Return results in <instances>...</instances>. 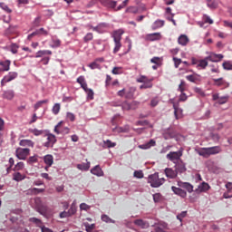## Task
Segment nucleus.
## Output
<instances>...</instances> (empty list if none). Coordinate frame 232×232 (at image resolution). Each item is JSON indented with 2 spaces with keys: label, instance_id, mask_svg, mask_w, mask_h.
<instances>
[{
  "label": "nucleus",
  "instance_id": "1",
  "mask_svg": "<svg viewBox=\"0 0 232 232\" xmlns=\"http://www.w3.org/2000/svg\"><path fill=\"white\" fill-rule=\"evenodd\" d=\"M178 186L179 188L172 186L171 190L175 195H178V197H181V198H186L188 197V193H193V185L189 182L178 181Z\"/></svg>",
  "mask_w": 232,
  "mask_h": 232
},
{
  "label": "nucleus",
  "instance_id": "2",
  "mask_svg": "<svg viewBox=\"0 0 232 232\" xmlns=\"http://www.w3.org/2000/svg\"><path fill=\"white\" fill-rule=\"evenodd\" d=\"M124 34V30L119 29L112 33L111 37L114 42V49L113 53H117L121 48H122V44H121V41H122V35Z\"/></svg>",
  "mask_w": 232,
  "mask_h": 232
},
{
  "label": "nucleus",
  "instance_id": "3",
  "mask_svg": "<svg viewBox=\"0 0 232 232\" xmlns=\"http://www.w3.org/2000/svg\"><path fill=\"white\" fill-rule=\"evenodd\" d=\"M148 182L151 188H160L166 182V179L164 178L160 179L159 173H154L149 176Z\"/></svg>",
  "mask_w": 232,
  "mask_h": 232
},
{
  "label": "nucleus",
  "instance_id": "4",
  "mask_svg": "<svg viewBox=\"0 0 232 232\" xmlns=\"http://www.w3.org/2000/svg\"><path fill=\"white\" fill-rule=\"evenodd\" d=\"M15 155L19 160H26L28 155H30V149L28 148H17Z\"/></svg>",
  "mask_w": 232,
  "mask_h": 232
},
{
  "label": "nucleus",
  "instance_id": "5",
  "mask_svg": "<svg viewBox=\"0 0 232 232\" xmlns=\"http://www.w3.org/2000/svg\"><path fill=\"white\" fill-rule=\"evenodd\" d=\"M34 202L36 204V211L40 213V215H46V212L48 211V208L45 205L43 204V201L41 200V198H36L34 199Z\"/></svg>",
  "mask_w": 232,
  "mask_h": 232
},
{
  "label": "nucleus",
  "instance_id": "6",
  "mask_svg": "<svg viewBox=\"0 0 232 232\" xmlns=\"http://www.w3.org/2000/svg\"><path fill=\"white\" fill-rule=\"evenodd\" d=\"M91 28L93 32H97V34H106V32H108V28H110V24L102 23L97 26H92Z\"/></svg>",
  "mask_w": 232,
  "mask_h": 232
},
{
  "label": "nucleus",
  "instance_id": "7",
  "mask_svg": "<svg viewBox=\"0 0 232 232\" xmlns=\"http://www.w3.org/2000/svg\"><path fill=\"white\" fill-rule=\"evenodd\" d=\"M180 157H182V150L178 151H170L169 154H167V159L171 162L180 160Z\"/></svg>",
  "mask_w": 232,
  "mask_h": 232
},
{
  "label": "nucleus",
  "instance_id": "8",
  "mask_svg": "<svg viewBox=\"0 0 232 232\" xmlns=\"http://www.w3.org/2000/svg\"><path fill=\"white\" fill-rule=\"evenodd\" d=\"M4 224L7 227H15L17 229L20 225H19V218L12 216L9 219V221H5Z\"/></svg>",
  "mask_w": 232,
  "mask_h": 232
},
{
  "label": "nucleus",
  "instance_id": "9",
  "mask_svg": "<svg viewBox=\"0 0 232 232\" xmlns=\"http://www.w3.org/2000/svg\"><path fill=\"white\" fill-rule=\"evenodd\" d=\"M63 124V121L58 122V124L54 127V131L57 135L63 134V135H68L70 133V129L67 127L62 128L61 125Z\"/></svg>",
  "mask_w": 232,
  "mask_h": 232
},
{
  "label": "nucleus",
  "instance_id": "10",
  "mask_svg": "<svg viewBox=\"0 0 232 232\" xmlns=\"http://www.w3.org/2000/svg\"><path fill=\"white\" fill-rule=\"evenodd\" d=\"M17 77V72H9L7 75H5L2 81H1V86H5L6 82H11V81H14Z\"/></svg>",
  "mask_w": 232,
  "mask_h": 232
},
{
  "label": "nucleus",
  "instance_id": "11",
  "mask_svg": "<svg viewBox=\"0 0 232 232\" xmlns=\"http://www.w3.org/2000/svg\"><path fill=\"white\" fill-rule=\"evenodd\" d=\"M213 81H214V86H218L223 90L226 88H229V82H226L224 78L213 79Z\"/></svg>",
  "mask_w": 232,
  "mask_h": 232
},
{
  "label": "nucleus",
  "instance_id": "12",
  "mask_svg": "<svg viewBox=\"0 0 232 232\" xmlns=\"http://www.w3.org/2000/svg\"><path fill=\"white\" fill-rule=\"evenodd\" d=\"M57 142V139L55 138V135L53 134H48L47 135V141L44 143V146L45 148H53V144Z\"/></svg>",
  "mask_w": 232,
  "mask_h": 232
},
{
  "label": "nucleus",
  "instance_id": "13",
  "mask_svg": "<svg viewBox=\"0 0 232 232\" xmlns=\"http://www.w3.org/2000/svg\"><path fill=\"white\" fill-rule=\"evenodd\" d=\"M207 59L208 61H210V63H219V61L224 59V55L211 53L208 56H207Z\"/></svg>",
  "mask_w": 232,
  "mask_h": 232
},
{
  "label": "nucleus",
  "instance_id": "14",
  "mask_svg": "<svg viewBox=\"0 0 232 232\" xmlns=\"http://www.w3.org/2000/svg\"><path fill=\"white\" fill-rule=\"evenodd\" d=\"M209 189H211V187L209 186V184L203 181L201 184L198 186V188L195 189V192L206 193V191H209Z\"/></svg>",
  "mask_w": 232,
  "mask_h": 232
},
{
  "label": "nucleus",
  "instance_id": "15",
  "mask_svg": "<svg viewBox=\"0 0 232 232\" xmlns=\"http://www.w3.org/2000/svg\"><path fill=\"white\" fill-rule=\"evenodd\" d=\"M163 138L165 139V140H169V139H174V137H176L177 133H175V130L172 129H167L165 130H163Z\"/></svg>",
  "mask_w": 232,
  "mask_h": 232
},
{
  "label": "nucleus",
  "instance_id": "16",
  "mask_svg": "<svg viewBox=\"0 0 232 232\" xmlns=\"http://www.w3.org/2000/svg\"><path fill=\"white\" fill-rule=\"evenodd\" d=\"M133 224L141 229H148L150 227V222L143 219H135Z\"/></svg>",
  "mask_w": 232,
  "mask_h": 232
},
{
  "label": "nucleus",
  "instance_id": "17",
  "mask_svg": "<svg viewBox=\"0 0 232 232\" xmlns=\"http://www.w3.org/2000/svg\"><path fill=\"white\" fill-rule=\"evenodd\" d=\"M139 106V102H132L129 103L128 102H125L122 103V110H135Z\"/></svg>",
  "mask_w": 232,
  "mask_h": 232
},
{
  "label": "nucleus",
  "instance_id": "18",
  "mask_svg": "<svg viewBox=\"0 0 232 232\" xmlns=\"http://www.w3.org/2000/svg\"><path fill=\"white\" fill-rule=\"evenodd\" d=\"M2 97L7 101H12V99L15 97V92H14V90L4 91Z\"/></svg>",
  "mask_w": 232,
  "mask_h": 232
},
{
  "label": "nucleus",
  "instance_id": "19",
  "mask_svg": "<svg viewBox=\"0 0 232 232\" xmlns=\"http://www.w3.org/2000/svg\"><path fill=\"white\" fill-rule=\"evenodd\" d=\"M91 173L96 177H104V171L101 169V166L96 165L91 169Z\"/></svg>",
  "mask_w": 232,
  "mask_h": 232
},
{
  "label": "nucleus",
  "instance_id": "20",
  "mask_svg": "<svg viewBox=\"0 0 232 232\" xmlns=\"http://www.w3.org/2000/svg\"><path fill=\"white\" fill-rule=\"evenodd\" d=\"M165 175L168 179H175L179 172L177 170H173V169L167 168L165 169Z\"/></svg>",
  "mask_w": 232,
  "mask_h": 232
},
{
  "label": "nucleus",
  "instance_id": "21",
  "mask_svg": "<svg viewBox=\"0 0 232 232\" xmlns=\"http://www.w3.org/2000/svg\"><path fill=\"white\" fill-rule=\"evenodd\" d=\"M162 36L160 35V33H152L147 34V40L148 41H160Z\"/></svg>",
  "mask_w": 232,
  "mask_h": 232
},
{
  "label": "nucleus",
  "instance_id": "22",
  "mask_svg": "<svg viewBox=\"0 0 232 232\" xmlns=\"http://www.w3.org/2000/svg\"><path fill=\"white\" fill-rule=\"evenodd\" d=\"M155 144H157L155 140H150V141H148L147 143L139 145V148L140 150H150V148H153Z\"/></svg>",
  "mask_w": 232,
  "mask_h": 232
},
{
  "label": "nucleus",
  "instance_id": "23",
  "mask_svg": "<svg viewBox=\"0 0 232 232\" xmlns=\"http://www.w3.org/2000/svg\"><path fill=\"white\" fill-rule=\"evenodd\" d=\"M113 133H128L130 131V126L125 125L124 127H115L112 129Z\"/></svg>",
  "mask_w": 232,
  "mask_h": 232
},
{
  "label": "nucleus",
  "instance_id": "24",
  "mask_svg": "<svg viewBox=\"0 0 232 232\" xmlns=\"http://www.w3.org/2000/svg\"><path fill=\"white\" fill-rule=\"evenodd\" d=\"M178 43L179 44H180L181 46H187L188 43H189V38H188V36L186 34H181L179 38H178Z\"/></svg>",
  "mask_w": 232,
  "mask_h": 232
},
{
  "label": "nucleus",
  "instance_id": "25",
  "mask_svg": "<svg viewBox=\"0 0 232 232\" xmlns=\"http://www.w3.org/2000/svg\"><path fill=\"white\" fill-rule=\"evenodd\" d=\"M208 154L211 155H218L220 151H222V148L220 146L208 147Z\"/></svg>",
  "mask_w": 232,
  "mask_h": 232
},
{
  "label": "nucleus",
  "instance_id": "26",
  "mask_svg": "<svg viewBox=\"0 0 232 232\" xmlns=\"http://www.w3.org/2000/svg\"><path fill=\"white\" fill-rule=\"evenodd\" d=\"M165 23L166 22L164 20L158 19L152 24L151 29L159 30V28H162V26H164Z\"/></svg>",
  "mask_w": 232,
  "mask_h": 232
},
{
  "label": "nucleus",
  "instance_id": "27",
  "mask_svg": "<svg viewBox=\"0 0 232 232\" xmlns=\"http://www.w3.org/2000/svg\"><path fill=\"white\" fill-rule=\"evenodd\" d=\"M44 162L45 166H53V156L52 154L44 156Z\"/></svg>",
  "mask_w": 232,
  "mask_h": 232
},
{
  "label": "nucleus",
  "instance_id": "28",
  "mask_svg": "<svg viewBox=\"0 0 232 232\" xmlns=\"http://www.w3.org/2000/svg\"><path fill=\"white\" fill-rule=\"evenodd\" d=\"M19 146L24 148H34V141H32V140H21Z\"/></svg>",
  "mask_w": 232,
  "mask_h": 232
},
{
  "label": "nucleus",
  "instance_id": "29",
  "mask_svg": "<svg viewBox=\"0 0 232 232\" xmlns=\"http://www.w3.org/2000/svg\"><path fill=\"white\" fill-rule=\"evenodd\" d=\"M208 59L207 57H205L203 60H199L197 65L198 70H206V68L208 67Z\"/></svg>",
  "mask_w": 232,
  "mask_h": 232
},
{
  "label": "nucleus",
  "instance_id": "30",
  "mask_svg": "<svg viewBox=\"0 0 232 232\" xmlns=\"http://www.w3.org/2000/svg\"><path fill=\"white\" fill-rule=\"evenodd\" d=\"M133 95H135V88L134 87L125 89V99H133Z\"/></svg>",
  "mask_w": 232,
  "mask_h": 232
},
{
  "label": "nucleus",
  "instance_id": "31",
  "mask_svg": "<svg viewBox=\"0 0 232 232\" xmlns=\"http://www.w3.org/2000/svg\"><path fill=\"white\" fill-rule=\"evenodd\" d=\"M51 43V48H59L61 46V40L56 36H52Z\"/></svg>",
  "mask_w": 232,
  "mask_h": 232
},
{
  "label": "nucleus",
  "instance_id": "32",
  "mask_svg": "<svg viewBox=\"0 0 232 232\" xmlns=\"http://www.w3.org/2000/svg\"><path fill=\"white\" fill-rule=\"evenodd\" d=\"M39 193H44V188H29L27 190V195H39Z\"/></svg>",
  "mask_w": 232,
  "mask_h": 232
},
{
  "label": "nucleus",
  "instance_id": "33",
  "mask_svg": "<svg viewBox=\"0 0 232 232\" xmlns=\"http://www.w3.org/2000/svg\"><path fill=\"white\" fill-rule=\"evenodd\" d=\"M26 179V176L21 174V172H14L13 174V179L15 180V182H21V180H24Z\"/></svg>",
  "mask_w": 232,
  "mask_h": 232
},
{
  "label": "nucleus",
  "instance_id": "34",
  "mask_svg": "<svg viewBox=\"0 0 232 232\" xmlns=\"http://www.w3.org/2000/svg\"><path fill=\"white\" fill-rule=\"evenodd\" d=\"M77 82L78 84L81 85V88H82V90H86V88H88V83H86V80L84 79V76L78 77Z\"/></svg>",
  "mask_w": 232,
  "mask_h": 232
},
{
  "label": "nucleus",
  "instance_id": "35",
  "mask_svg": "<svg viewBox=\"0 0 232 232\" xmlns=\"http://www.w3.org/2000/svg\"><path fill=\"white\" fill-rule=\"evenodd\" d=\"M101 220L105 222V224H115V220L111 219L108 215L102 214L101 216Z\"/></svg>",
  "mask_w": 232,
  "mask_h": 232
},
{
  "label": "nucleus",
  "instance_id": "36",
  "mask_svg": "<svg viewBox=\"0 0 232 232\" xmlns=\"http://www.w3.org/2000/svg\"><path fill=\"white\" fill-rule=\"evenodd\" d=\"M198 155L200 157H204L205 159H208V157H210L209 155V150L208 148H202L198 151Z\"/></svg>",
  "mask_w": 232,
  "mask_h": 232
},
{
  "label": "nucleus",
  "instance_id": "37",
  "mask_svg": "<svg viewBox=\"0 0 232 232\" xmlns=\"http://www.w3.org/2000/svg\"><path fill=\"white\" fill-rule=\"evenodd\" d=\"M77 169L81 171H88L90 169V161L77 165Z\"/></svg>",
  "mask_w": 232,
  "mask_h": 232
},
{
  "label": "nucleus",
  "instance_id": "38",
  "mask_svg": "<svg viewBox=\"0 0 232 232\" xmlns=\"http://www.w3.org/2000/svg\"><path fill=\"white\" fill-rule=\"evenodd\" d=\"M103 5L107 6V8H115V6H117V1L105 0L103 1Z\"/></svg>",
  "mask_w": 232,
  "mask_h": 232
},
{
  "label": "nucleus",
  "instance_id": "39",
  "mask_svg": "<svg viewBox=\"0 0 232 232\" xmlns=\"http://www.w3.org/2000/svg\"><path fill=\"white\" fill-rule=\"evenodd\" d=\"M29 222H32L33 224H35L38 227H43V221L37 218H30Z\"/></svg>",
  "mask_w": 232,
  "mask_h": 232
},
{
  "label": "nucleus",
  "instance_id": "40",
  "mask_svg": "<svg viewBox=\"0 0 232 232\" xmlns=\"http://www.w3.org/2000/svg\"><path fill=\"white\" fill-rule=\"evenodd\" d=\"M117 146L116 142H112L110 140H103V148H115Z\"/></svg>",
  "mask_w": 232,
  "mask_h": 232
},
{
  "label": "nucleus",
  "instance_id": "41",
  "mask_svg": "<svg viewBox=\"0 0 232 232\" xmlns=\"http://www.w3.org/2000/svg\"><path fill=\"white\" fill-rule=\"evenodd\" d=\"M207 5L211 10H215V8H217L218 6V2H217L215 0L214 1L209 0L207 2Z\"/></svg>",
  "mask_w": 232,
  "mask_h": 232
},
{
  "label": "nucleus",
  "instance_id": "42",
  "mask_svg": "<svg viewBox=\"0 0 232 232\" xmlns=\"http://www.w3.org/2000/svg\"><path fill=\"white\" fill-rule=\"evenodd\" d=\"M61 111V103H55L53 106L52 112L53 115H59V112Z\"/></svg>",
  "mask_w": 232,
  "mask_h": 232
},
{
  "label": "nucleus",
  "instance_id": "43",
  "mask_svg": "<svg viewBox=\"0 0 232 232\" xmlns=\"http://www.w3.org/2000/svg\"><path fill=\"white\" fill-rule=\"evenodd\" d=\"M151 81L153 80H149L147 82H144L142 85H140V90H146L148 88H152L153 87V83H151Z\"/></svg>",
  "mask_w": 232,
  "mask_h": 232
},
{
  "label": "nucleus",
  "instance_id": "44",
  "mask_svg": "<svg viewBox=\"0 0 232 232\" xmlns=\"http://www.w3.org/2000/svg\"><path fill=\"white\" fill-rule=\"evenodd\" d=\"M83 226L87 232H92L93 229H95V224H90L88 222H85V223H83Z\"/></svg>",
  "mask_w": 232,
  "mask_h": 232
},
{
  "label": "nucleus",
  "instance_id": "45",
  "mask_svg": "<svg viewBox=\"0 0 232 232\" xmlns=\"http://www.w3.org/2000/svg\"><path fill=\"white\" fill-rule=\"evenodd\" d=\"M83 91L87 93V99H89V101H93V90L87 87Z\"/></svg>",
  "mask_w": 232,
  "mask_h": 232
},
{
  "label": "nucleus",
  "instance_id": "46",
  "mask_svg": "<svg viewBox=\"0 0 232 232\" xmlns=\"http://www.w3.org/2000/svg\"><path fill=\"white\" fill-rule=\"evenodd\" d=\"M0 65L3 66V72H8V70H10V61H5V62H2L0 63Z\"/></svg>",
  "mask_w": 232,
  "mask_h": 232
},
{
  "label": "nucleus",
  "instance_id": "47",
  "mask_svg": "<svg viewBox=\"0 0 232 232\" xmlns=\"http://www.w3.org/2000/svg\"><path fill=\"white\" fill-rule=\"evenodd\" d=\"M49 101L48 100H42L37 102L34 104V110H39V108H41L43 106V104H48Z\"/></svg>",
  "mask_w": 232,
  "mask_h": 232
},
{
  "label": "nucleus",
  "instance_id": "48",
  "mask_svg": "<svg viewBox=\"0 0 232 232\" xmlns=\"http://www.w3.org/2000/svg\"><path fill=\"white\" fill-rule=\"evenodd\" d=\"M88 66H89V68H91V70H100L101 69V64H99L97 63V61L91 63Z\"/></svg>",
  "mask_w": 232,
  "mask_h": 232
},
{
  "label": "nucleus",
  "instance_id": "49",
  "mask_svg": "<svg viewBox=\"0 0 232 232\" xmlns=\"http://www.w3.org/2000/svg\"><path fill=\"white\" fill-rule=\"evenodd\" d=\"M227 101H229V95H225V96H220L218 102L219 104H226V102H227Z\"/></svg>",
  "mask_w": 232,
  "mask_h": 232
},
{
  "label": "nucleus",
  "instance_id": "50",
  "mask_svg": "<svg viewBox=\"0 0 232 232\" xmlns=\"http://www.w3.org/2000/svg\"><path fill=\"white\" fill-rule=\"evenodd\" d=\"M133 177H135V179H144V173L142 170H135Z\"/></svg>",
  "mask_w": 232,
  "mask_h": 232
},
{
  "label": "nucleus",
  "instance_id": "51",
  "mask_svg": "<svg viewBox=\"0 0 232 232\" xmlns=\"http://www.w3.org/2000/svg\"><path fill=\"white\" fill-rule=\"evenodd\" d=\"M0 8H2V10L6 12L7 14H12V9L8 8V5H6V4L5 3H0Z\"/></svg>",
  "mask_w": 232,
  "mask_h": 232
},
{
  "label": "nucleus",
  "instance_id": "52",
  "mask_svg": "<svg viewBox=\"0 0 232 232\" xmlns=\"http://www.w3.org/2000/svg\"><path fill=\"white\" fill-rule=\"evenodd\" d=\"M38 160V156L34 155V156H31L29 157V159L27 160V163L28 164H35V162H37Z\"/></svg>",
  "mask_w": 232,
  "mask_h": 232
},
{
  "label": "nucleus",
  "instance_id": "53",
  "mask_svg": "<svg viewBox=\"0 0 232 232\" xmlns=\"http://www.w3.org/2000/svg\"><path fill=\"white\" fill-rule=\"evenodd\" d=\"M24 169V163L23 161L18 162L15 166H14V171H21V169Z\"/></svg>",
  "mask_w": 232,
  "mask_h": 232
},
{
  "label": "nucleus",
  "instance_id": "54",
  "mask_svg": "<svg viewBox=\"0 0 232 232\" xmlns=\"http://www.w3.org/2000/svg\"><path fill=\"white\" fill-rule=\"evenodd\" d=\"M91 206L86 204V203H81L80 204V209L81 211H89V209H91Z\"/></svg>",
  "mask_w": 232,
  "mask_h": 232
},
{
  "label": "nucleus",
  "instance_id": "55",
  "mask_svg": "<svg viewBox=\"0 0 232 232\" xmlns=\"http://www.w3.org/2000/svg\"><path fill=\"white\" fill-rule=\"evenodd\" d=\"M92 40H93V34H92V33H88V34L83 37L84 43H89V41H92Z\"/></svg>",
  "mask_w": 232,
  "mask_h": 232
},
{
  "label": "nucleus",
  "instance_id": "56",
  "mask_svg": "<svg viewBox=\"0 0 232 232\" xmlns=\"http://www.w3.org/2000/svg\"><path fill=\"white\" fill-rule=\"evenodd\" d=\"M222 66L225 70H227V71L232 70V63L229 61L223 63Z\"/></svg>",
  "mask_w": 232,
  "mask_h": 232
},
{
  "label": "nucleus",
  "instance_id": "57",
  "mask_svg": "<svg viewBox=\"0 0 232 232\" xmlns=\"http://www.w3.org/2000/svg\"><path fill=\"white\" fill-rule=\"evenodd\" d=\"M186 165H176V171H179V173H184L186 171Z\"/></svg>",
  "mask_w": 232,
  "mask_h": 232
},
{
  "label": "nucleus",
  "instance_id": "58",
  "mask_svg": "<svg viewBox=\"0 0 232 232\" xmlns=\"http://www.w3.org/2000/svg\"><path fill=\"white\" fill-rule=\"evenodd\" d=\"M41 25V16H37L34 22H33V26L34 28H37V26Z\"/></svg>",
  "mask_w": 232,
  "mask_h": 232
},
{
  "label": "nucleus",
  "instance_id": "59",
  "mask_svg": "<svg viewBox=\"0 0 232 232\" xmlns=\"http://www.w3.org/2000/svg\"><path fill=\"white\" fill-rule=\"evenodd\" d=\"M30 132L33 133V135H35V137H39V135H43V130H40L37 129H30Z\"/></svg>",
  "mask_w": 232,
  "mask_h": 232
},
{
  "label": "nucleus",
  "instance_id": "60",
  "mask_svg": "<svg viewBox=\"0 0 232 232\" xmlns=\"http://www.w3.org/2000/svg\"><path fill=\"white\" fill-rule=\"evenodd\" d=\"M150 63H152L153 64H156L157 66H160V64H161V61H160V57H153L150 60Z\"/></svg>",
  "mask_w": 232,
  "mask_h": 232
},
{
  "label": "nucleus",
  "instance_id": "61",
  "mask_svg": "<svg viewBox=\"0 0 232 232\" xmlns=\"http://www.w3.org/2000/svg\"><path fill=\"white\" fill-rule=\"evenodd\" d=\"M112 73H113V75H121V73H122V68H121V67H114L112 69Z\"/></svg>",
  "mask_w": 232,
  "mask_h": 232
},
{
  "label": "nucleus",
  "instance_id": "62",
  "mask_svg": "<svg viewBox=\"0 0 232 232\" xmlns=\"http://www.w3.org/2000/svg\"><path fill=\"white\" fill-rule=\"evenodd\" d=\"M173 62L175 68H179L182 63V60L180 58L173 57Z\"/></svg>",
  "mask_w": 232,
  "mask_h": 232
},
{
  "label": "nucleus",
  "instance_id": "63",
  "mask_svg": "<svg viewBox=\"0 0 232 232\" xmlns=\"http://www.w3.org/2000/svg\"><path fill=\"white\" fill-rule=\"evenodd\" d=\"M152 197H153L154 202H159L162 198V195H160V193L153 194Z\"/></svg>",
  "mask_w": 232,
  "mask_h": 232
},
{
  "label": "nucleus",
  "instance_id": "64",
  "mask_svg": "<svg viewBox=\"0 0 232 232\" xmlns=\"http://www.w3.org/2000/svg\"><path fill=\"white\" fill-rule=\"evenodd\" d=\"M18 48H19V45H18V44H13L11 45V52H12V53H17Z\"/></svg>",
  "mask_w": 232,
  "mask_h": 232
}]
</instances>
